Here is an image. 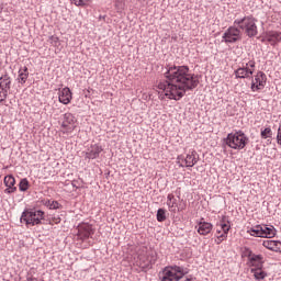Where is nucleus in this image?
I'll return each instance as SVG.
<instances>
[{
    "instance_id": "14",
    "label": "nucleus",
    "mask_w": 281,
    "mask_h": 281,
    "mask_svg": "<svg viewBox=\"0 0 281 281\" xmlns=\"http://www.w3.org/2000/svg\"><path fill=\"white\" fill-rule=\"evenodd\" d=\"M267 87V75L262 71H258L251 79V91H262Z\"/></svg>"
},
{
    "instance_id": "5",
    "label": "nucleus",
    "mask_w": 281,
    "mask_h": 281,
    "mask_svg": "<svg viewBox=\"0 0 281 281\" xmlns=\"http://www.w3.org/2000/svg\"><path fill=\"white\" fill-rule=\"evenodd\" d=\"M45 218V212L36 210H25L21 215V223H25L26 227L41 225V221Z\"/></svg>"
},
{
    "instance_id": "10",
    "label": "nucleus",
    "mask_w": 281,
    "mask_h": 281,
    "mask_svg": "<svg viewBox=\"0 0 281 281\" xmlns=\"http://www.w3.org/2000/svg\"><path fill=\"white\" fill-rule=\"evenodd\" d=\"M244 256L248 258L247 265L250 269H262L265 267V256L254 254L249 248H245Z\"/></svg>"
},
{
    "instance_id": "15",
    "label": "nucleus",
    "mask_w": 281,
    "mask_h": 281,
    "mask_svg": "<svg viewBox=\"0 0 281 281\" xmlns=\"http://www.w3.org/2000/svg\"><path fill=\"white\" fill-rule=\"evenodd\" d=\"M104 150L100 144H92L86 151L82 153L85 159H98L100 157V153Z\"/></svg>"
},
{
    "instance_id": "29",
    "label": "nucleus",
    "mask_w": 281,
    "mask_h": 281,
    "mask_svg": "<svg viewBox=\"0 0 281 281\" xmlns=\"http://www.w3.org/2000/svg\"><path fill=\"white\" fill-rule=\"evenodd\" d=\"M164 221H166V210L159 209L157 211V222L158 223H164Z\"/></svg>"
},
{
    "instance_id": "8",
    "label": "nucleus",
    "mask_w": 281,
    "mask_h": 281,
    "mask_svg": "<svg viewBox=\"0 0 281 281\" xmlns=\"http://www.w3.org/2000/svg\"><path fill=\"white\" fill-rule=\"evenodd\" d=\"M60 128L64 135H71L75 128H78V120L74 114L67 112L63 115Z\"/></svg>"
},
{
    "instance_id": "24",
    "label": "nucleus",
    "mask_w": 281,
    "mask_h": 281,
    "mask_svg": "<svg viewBox=\"0 0 281 281\" xmlns=\"http://www.w3.org/2000/svg\"><path fill=\"white\" fill-rule=\"evenodd\" d=\"M278 245H280V243L276 240H263V247H266V249H270V251H279L280 247H278Z\"/></svg>"
},
{
    "instance_id": "25",
    "label": "nucleus",
    "mask_w": 281,
    "mask_h": 281,
    "mask_svg": "<svg viewBox=\"0 0 281 281\" xmlns=\"http://www.w3.org/2000/svg\"><path fill=\"white\" fill-rule=\"evenodd\" d=\"M167 205L170 212H177V199H175L172 193L167 196Z\"/></svg>"
},
{
    "instance_id": "23",
    "label": "nucleus",
    "mask_w": 281,
    "mask_h": 281,
    "mask_svg": "<svg viewBox=\"0 0 281 281\" xmlns=\"http://www.w3.org/2000/svg\"><path fill=\"white\" fill-rule=\"evenodd\" d=\"M12 85V79L8 75H3L0 78V88L7 89V91H10V86Z\"/></svg>"
},
{
    "instance_id": "28",
    "label": "nucleus",
    "mask_w": 281,
    "mask_h": 281,
    "mask_svg": "<svg viewBox=\"0 0 281 281\" xmlns=\"http://www.w3.org/2000/svg\"><path fill=\"white\" fill-rule=\"evenodd\" d=\"M46 205L49 207V210H60V203H58V201L48 200Z\"/></svg>"
},
{
    "instance_id": "33",
    "label": "nucleus",
    "mask_w": 281,
    "mask_h": 281,
    "mask_svg": "<svg viewBox=\"0 0 281 281\" xmlns=\"http://www.w3.org/2000/svg\"><path fill=\"white\" fill-rule=\"evenodd\" d=\"M277 143L279 146H281V124L279 125L278 132H277Z\"/></svg>"
},
{
    "instance_id": "13",
    "label": "nucleus",
    "mask_w": 281,
    "mask_h": 281,
    "mask_svg": "<svg viewBox=\"0 0 281 281\" xmlns=\"http://www.w3.org/2000/svg\"><path fill=\"white\" fill-rule=\"evenodd\" d=\"M177 161L180 165V168H193V166H196L199 162V155L193 150L186 156H178Z\"/></svg>"
},
{
    "instance_id": "2",
    "label": "nucleus",
    "mask_w": 281,
    "mask_h": 281,
    "mask_svg": "<svg viewBox=\"0 0 281 281\" xmlns=\"http://www.w3.org/2000/svg\"><path fill=\"white\" fill-rule=\"evenodd\" d=\"M93 234H95V228H93V225L89 223H80L77 226L75 240L82 249H87V247H91L90 240L93 238Z\"/></svg>"
},
{
    "instance_id": "21",
    "label": "nucleus",
    "mask_w": 281,
    "mask_h": 281,
    "mask_svg": "<svg viewBox=\"0 0 281 281\" xmlns=\"http://www.w3.org/2000/svg\"><path fill=\"white\" fill-rule=\"evenodd\" d=\"M136 267H139L144 271V269H148L150 267V261L146 255H139L137 260L135 261Z\"/></svg>"
},
{
    "instance_id": "12",
    "label": "nucleus",
    "mask_w": 281,
    "mask_h": 281,
    "mask_svg": "<svg viewBox=\"0 0 281 281\" xmlns=\"http://www.w3.org/2000/svg\"><path fill=\"white\" fill-rule=\"evenodd\" d=\"M254 71H256V61L249 60L247 63H243L241 67L235 70L236 78H249L254 76Z\"/></svg>"
},
{
    "instance_id": "3",
    "label": "nucleus",
    "mask_w": 281,
    "mask_h": 281,
    "mask_svg": "<svg viewBox=\"0 0 281 281\" xmlns=\"http://www.w3.org/2000/svg\"><path fill=\"white\" fill-rule=\"evenodd\" d=\"M256 23H258V20L251 15H247L243 19H237L234 21V25H237L239 30L249 36V38L258 34V25H256Z\"/></svg>"
},
{
    "instance_id": "6",
    "label": "nucleus",
    "mask_w": 281,
    "mask_h": 281,
    "mask_svg": "<svg viewBox=\"0 0 281 281\" xmlns=\"http://www.w3.org/2000/svg\"><path fill=\"white\" fill-rule=\"evenodd\" d=\"M231 229L232 224L229 223V220H227L226 216H223L220 223L216 224V245H221L223 240H227V234H229Z\"/></svg>"
},
{
    "instance_id": "20",
    "label": "nucleus",
    "mask_w": 281,
    "mask_h": 281,
    "mask_svg": "<svg viewBox=\"0 0 281 281\" xmlns=\"http://www.w3.org/2000/svg\"><path fill=\"white\" fill-rule=\"evenodd\" d=\"M27 78H30V70L26 66L21 67L18 72V82L20 85H25L27 82Z\"/></svg>"
},
{
    "instance_id": "32",
    "label": "nucleus",
    "mask_w": 281,
    "mask_h": 281,
    "mask_svg": "<svg viewBox=\"0 0 281 281\" xmlns=\"http://www.w3.org/2000/svg\"><path fill=\"white\" fill-rule=\"evenodd\" d=\"M60 223V216H53L48 220V224L58 225Z\"/></svg>"
},
{
    "instance_id": "34",
    "label": "nucleus",
    "mask_w": 281,
    "mask_h": 281,
    "mask_svg": "<svg viewBox=\"0 0 281 281\" xmlns=\"http://www.w3.org/2000/svg\"><path fill=\"white\" fill-rule=\"evenodd\" d=\"M58 41H59L58 37H56V36H50V43H52L53 45H56V44L58 43Z\"/></svg>"
},
{
    "instance_id": "1",
    "label": "nucleus",
    "mask_w": 281,
    "mask_h": 281,
    "mask_svg": "<svg viewBox=\"0 0 281 281\" xmlns=\"http://www.w3.org/2000/svg\"><path fill=\"white\" fill-rule=\"evenodd\" d=\"M165 76L167 80L159 81L157 89L168 100H181L187 91L199 87V76L192 74L188 66H170Z\"/></svg>"
},
{
    "instance_id": "35",
    "label": "nucleus",
    "mask_w": 281,
    "mask_h": 281,
    "mask_svg": "<svg viewBox=\"0 0 281 281\" xmlns=\"http://www.w3.org/2000/svg\"><path fill=\"white\" fill-rule=\"evenodd\" d=\"M183 210H186V202H183L182 204H179L178 206V212H183Z\"/></svg>"
},
{
    "instance_id": "11",
    "label": "nucleus",
    "mask_w": 281,
    "mask_h": 281,
    "mask_svg": "<svg viewBox=\"0 0 281 281\" xmlns=\"http://www.w3.org/2000/svg\"><path fill=\"white\" fill-rule=\"evenodd\" d=\"M222 38L224 43H238V41H243V31L234 24L225 31Z\"/></svg>"
},
{
    "instance_id": "30",
    "label": "nucleus",
    "mask_w": 281,
    "mask_h": 281,
    "mask_svg": "<svg viewBox=\"0 0 281 281\" xmlns=\"http://www.w3.org/2000/svg\"><path fill=\"white\" fill-rule=\"evenodd\" d=\"M8 91L5 88H0V102H5L8 99Z\"/></svg>"
},
{
    "instance_id": "7",
    "label": "nucleus",
    "mask_w": 281,
    "mask_h": 281,
    "mask_svg": "<svg viewBox=\"0 0 281 281\" xmlns=\"http://www.w3.org/2000/svg\"><path fill=\"white\" fill-rule=\"evenodd\" d=\"M248 234L257 238H273L276 236V227L271 225H257L248 229Z\"/></svg>"
},
{
    "instance_id": "31",
    "label": "nucleus",
    "mask_w": 281,
    "mask_h": 281,
    "mask_svg": "<svg viewBox=\"0 0 281 281\" xmlns=\"http://www.w3.org/2000/svg\"><path fill=\"white\" fill-rule=\"evenodd\" d=\"M77 7H85L89 3V0H70Z\"/></svg>"
},
{
    "instance_id": "17",
    "label": "nucleus",
    "mask_w": 281,
    "mask_h": 281,
    "mask_svg": "<svg viewBox=\"0 0 281 281\" xmlns=\"http://www.w3.org/2000/svg\"><path fill=\"white\" fill-rule=\"evenodd\" d=\"M213 228L214 225H212V223L204 222L203 218L195 226V229L200 236H207V234H210Z\"/></svg>"
},
{
    "instance_id": "4",
    "label": "nucleus",
    "mask_w": 281,
    "mask_h": 281,
    "mask_svg": "<svg viewBox=\"0 0 281 281\" xmlns=\"http://www.w3.org/2000/svg\"><path fill=\"white\" fill-rule=\"evenodd\" d=\"M247 142H249V138L243 132L231 133L225 139L226 146L234 150H243L247 146Z\"/></svg>"
},
{
    "instance_id": "26",
    "label": "nucleus",
    "mask_w": 281,
    "mask_h": 281,
    "mask_svg": "<svg viewBox=\"0 0 281 281\" xmlns=\"http://www.w3.org/2000/svg\"><path fill=\"white\" fill-rule=\"evenodd\" d=\"M20 192H27L30 190V181L26 178L22 179L19 183Z\"/></svg>"
},
{
    "instance_id": "18",
    "label": "nucleus",
    "mask_w": 281,
    "mask_h": 281,
    "mask_svg": "<svg viewBox=\"0 0 281 281\" xmlns=\"http://www.w3.org/2000/svg\"><path fill=\"white\" fill-rule=\"evenodd\" d=\"M265 40L272 46L278 45L281 41V32L270 31L266 33Z\"/></svg>"
},
{
    "instance_id": "16",
    "label": "nucleus",
    "mask_w": 281,
    "mask_h": 281,
    "mask_svg": "<svg viewBox=\"0 0 281 281\" xmlns=\"http://www.w3.org/2000/svg\"><path fill=\"white\" fill-rule=\"evenodd\" d=\"M58 100L61 104H71V100H74V93L71 92V89L68 87L59 89Z\"/></svg>"
},
{
    "instance_id": "22",
    "label": "nucleus",
    "mask_w": 281,
    "mask_h": 281,
    "mask_svg": "<svg viewBox=\"0 0 281 281\" xmlns=\"http://www.w3.org/2000/svg\"><path fill=\"white\" fill-rule=\"evenodd\" d=\"M250 272L257 281L265 280V278H267V272H265L262 268H251Z\"/></svg>"
},
{
    "instance_id": "27",
    "label": "nucleus",
    "mask_w": 281,
    "mask_h": 281,
    "mask_svg": "<svg viewBox=\"0 0 281 281\" xmlns=\"http://www.w3.org/2000/svg\"><path fill=\"white\" fill-rule=\"evenodd\" d=\"M273 135V132L271 131V127H266L261 131V138L262 139H269Z\"/></svg>"
},
{
    "instance_id": "9",
    "label": "nucleus",
    "mask_w": 281,
    "mask_h": 281,
    "mask_svg": "<svg viewBox=\"0 0 281 281\" xmlns=\"http://www.w3.org/2000/svg\"><path fill=\"white\" fill-rule=\"evenodd\" d=\"M186 276L183 272V268L173 266V267H166L162 270V278L161 281H179L181 278Z\"/></svg>"
},
{
    "instance_id": "19",
    "label": "nucleus",
    "mask_w": 281,
    "mask_h": 281,
    "mask_svg": "<svg viewBox=\"0 0 281 281\" xmlns=\"http://www.w3.org/2000/svg\"><path fill=\"white\" fill-rule=\"evenodd\" d=\"M16 180L13 178V176H5L4 177V186L7 189L4 190L5 194H12L16 192Z\"/></svg>"
}]
</instances>
